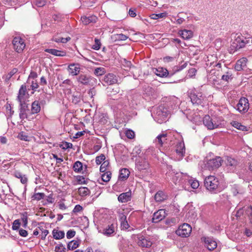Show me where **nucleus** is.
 Instances as JSON below:
<instances>
[{
    "label": "nucleus",
    "instance_id": "1",
    "mask_svg": "<svg viewBox=\"0 0 252 252\" xmlns=\"http://www.w3.org/2000/svg\"><path fill=\"white\" fill-rule=\"evenodd\" d=\"M231 44L228 48V52L230 54H234L240 49L244 48L247 44L252 43V37H244L241 33H235L233 35Z\"/></svg>",
    "mask_w": 252,
    "mask_h": 252
},
{
    "label": "nucleus",
    "instance_id": "2",
    "mask_svg": "<svg viewBox=\"0 0 252 252\" xmlns=\"http://www.w3.org/2000/svg\"><path fill=\"white\" fill-rule=\"evenodd\" d=\"M206 189L212 193H217L221 190L219 179L214 176L210 175L205 178L204 182Z\"/></svg>",
    "mask_w": 252,
    "mask_h": 252
},
{
    "label": "nucleus",
    "instance_id": "3",
    "mask_svg": "<svg viewBox=\"0 0 252 252\" xmlns=\"http://www.w3.org/2000/svg\"><path fill=\"white\" fill-rule=\"evenodd\" d=\"M79 85L84 86H93L95 83V79L87 74H80L76 77Z\"/></svg>",
    "mask_w": 252,
    "mask_h": 252
},
{
    "label": "nucleus",
    "instance_id": "4",
    "mask_svg": "<svg viewBox=\"0 0 252 252\" xmlns=\"http://www.w3.org/2000/svg\"><path fill=\"white\" fill-rule=\"evenodd\" d=\"M136 168L140 172H147L150 168V164L145 157L139 156L136 159Z\"/></svg>",
    "mask_w": 252,
    "mask_h": 252
},
{
    "label": "nucleus",
    "instance_id": "5",
    "mask_svg": "<svg viewBox=\"0 0 252 252\" xmlns=\"http://www.w3.org/2000/svg\"><path fill=\"white\" fill-rule=\"evenodd\" d=\"M203 124L209 129H213L220 127L221 123L216 121V119H212L208 115H205L203 119Z\"/></svg>",
    "mask_w": 252,
    "mask_h": 252
},
{
    "label": "nucleus",
    "instance_id": "6",
    "mask_svg": "<svg viewBox=\"0 0 252 252\" xmlns=\"http://www.w3.org/2000/svg\"><path fill=\"white\" fill-rule=\"evenodd\" d=\"M241 114H245L250 108L249 100L245 97H241L235 107Z\"/></svg>",
    "mask_w": 252,
    "mask_h": 252
},
{
    "label": "nucleus",
    "instance_id": "7",
    "mask_svg": "<svg viewBox=\"0 0 252 252\" xmlns=\"http://www.w3.org/2000/svg\"><path fill=\"white\" fill-rule=\"evenodd\" d=\"M189 96L193 104L203 105L205 96L203 95L202 93L197 92L195 91H191L189 93Z\"/></svg>",
    "mask_w": 252,
    "mask_h": 252
},
{
    "label": "nucleus",
    "instance_id": "8",
    "mask_svg": "<svg viewBox=\"0 0 252 252\" xmlns=\"http://www.w3.org/2000/svg\"><path fill=\"white\" fill-rule=\"evenodd\" d=\"M155 119L158 123H162L166 121L168 113L166 109L162 106L157 107L155 112Z\"/></svg>",
    "mask_w": 252,
    "mask_h": 252
},
{
    "label": "nucleus",
    "instance_id": "9",
    "mask_svg": "<svg viewBox=\"0 0 252 252\" xmlns=\"http://www.w3.org/2000/svg\"><path fill=\"white\" fill-rule=\"evenodd\" d=\"M192 231L191 227L188 223H184L179 226L178 229L176 231V233L182 237H189Z\"/></svg>",
    "mask_w": 252,
    "mask_h": 252
},
{
    "label": "nucleus",
    "instance_id": "10",
    "mask_svg": "<svg viewBox=\"0 0 252 252\" xmlns=\"http://www.w3.org/2000/svg\"><path fill=\"white\" fill-rule=\"evenodd\" d=\"M222 160L221 157H216L208 160L206 163L207 167L210 170H214L221 166Z\"/></svg>",
    "mask_w": 252,
    "mask_h": 252
},
{
    "label": "nucleus",
    "instance_id": "11",
    "mask_svg": "<svg viewBox=\"0 0 252 252\" xmlns=\"http://www.w3.org/2000/svg\"><path fill=\"white\" fill-rule=\"evenodd\" d=\"M14 49L18 53H21L26 46L24 39L19 36L15 37L12 41Z\"/></svg>",
    "mask_w": 252,
    "mask_h": 252
},
{
    "label": "nucleus",
    "instance_id": "12",
    "mask_svg": "<svg viewBox=\"0 0 252 252\" xmlns=\"http://www.w3.org/2000/svg\"><path fill=\"white\" fill-rule=\"evenodd\" d=\"M20 103L19 117L22 120L28 119L27 112L29 111V104L25 102V100L18 101Z\"/></svg>",
    "mask_w": 252,
    "mask_h": 252
},
{
    "label": "nucleus",
    "instance_id": "13",
    "mask_svg": "<svg viewBox=\"0 0 252 252\" xmlns=\"http://www.w3.org/2000/svg\"><path fill=\"white\" fill-rule=\"evenodd\" d=\"M153 72L160 77H171L174 75V73H171L166 68L162 67L153 68Z\"/></svg>",
    "mask_w": 252,
    "mask_h": 252
},
{
    "label": "nucleus",
    "instance_id": "14",
    "mask_svg": "<svg viewBox=\"0 0 252 252\" xmlns=\"http://www.w3.org/2000/svg\"><path fill=\"white\" fill-rule=\"evenodd\" d=\"M103 85H111L116 83L118 81L117 78L113 73H108L105 75L102 79Z\"/></svg>",
    "mask_w": 252,
    "mask_h": 252
},
{
    "label": "nucleus",
    "instance_id": "15",
    "mask_svg": "<svg viewBox=\"0 0 252 252\" xmlns=\"http://www.w3.org/2000/svg\"><path fill=\"white\" fill-rule=\"evenodd\" d=\"M166 213L164 209H159L154 213L152 218L153 223H158L164 219Z\"/></svg>",
    "mask_w": 252,
    "mask_h": 252
},
{
    "label": "nucleus",
    "instance_id": "16",
    "mask_svg": "<svg viewBox=\"0 0 252 252\" xmlns=\"http://www.w3.org/2000/svg\"><path fill=\"white\" fill-rule=\"evenodd\" d=\"M202 239L203 240L205 246L209 250L212 251L217 248V243L212 237H203Z\"/></svg>",
    "mask_w": 252,
    "mask_h": 252
},
{
    "label": "nucleus",
    "instance_id": "17",
    "mask_svg": "<svg viewBox=\"0 0 252 252\" xmlns=\"http://www.w3.org/2000/svg\"><path fill=\"white\" fill-rule=\"evenodd\" d=\"M122 64L125 70L129 71L130 73L134 75L137 68L135 66L132 64L130 61H127L124 59L122 61Z\"/></svg>",
    "mask_w": 252,
    "mask_h": 252
},
{
    "label": "nucleus",
    "instance_id": "18",
    "mask_svg": "<svg viewBox=\"0 0 252 252\" xmlns=\"http://www.w3.org/2000/svg\"><path fill=\"white\" fill-rule=\"evenodd\" d=\"M27 94L28 95V89L26 83L22 85L18 92L17 100L18 101L25 100V96Z\"/></svg>",
    "mask_w": 252,
    "mask_h": 252
},
{
    "label": "nucleus",
    "instance_id": "19",
    "mask_svg": "<svg viewBox=\"0 0 252 252\" xmlns=\"http://www.w3.org/2000/svg\"><path fill=\"white\" fill-rule=\"evenodd\" d=\"M247 61V58L244 57L238 60L235 63V70L237 71L244 70L246 67Z\"/></svg>",
    "mask_w": 252,
    "mask_h": 252
},
{
    "label": "nucleus",
    "instance_id": "20",
    "mask_svg": "<svg viewBox=\"0 0 252 252\" xmlns=\"http://www.w3.org/2000/svg\"><path fill=\"white\" fill-rule=\"evenodd\" d=\"M115 228L114 224H109L103 228L102 233L107 237H111L116 234Z\"/></svg>",
    "mask_w": 252,
    "mask_h": 252
},
{
    "label": "nucleus",
    "instance_id": "21",
    "mask_svg": "<svg viewBox=\"0 0 252 252\" xmlns=\"http://www.w3.org/2000/svg\"><path fill=\"white\" fill-rule=\"evenodd\" d=\"M167 134L162 133L159 134L155 139L154 142L158 147H161L166 142Z\"/></svg>",
    "mask_w": 252,
    "mask_h": 252
},
{
    "label": "nucleus",
    "instance_id": "22",
    "mask_svg": "<svg viewBox=\"0 0 252 252\" xmlns=\"http://www.w3.org/2000/svg\"><path fill=\"white\" fill-rule=\"evenodd\" d=\"M131 192L129 190V191L121 193L118 197V199L120 202L126 203L131 200Z\"/></svg>",
    "mask_w": 252,
    "mask_h": 252
},
{
    "label": "nucleus",
    "instance_id": "23",
    "mask_svg": "<svg viewBox=\"0 0 252 252\" xmlns=\"http://www.w3.org/2000/svg\"><path fill=\"white\" fill-rule=\"evenodd\" d=\"M68 70L69 73L72 75H77L79 74L80 70V64L78 63L70 64L68 66Z\"/></svg>",
    "mask_w": 252,
    "mask_h": 252
},
{
    "label": "nucleus",
    "instance_id": "24",
    "mask_svg": "<svg viewBox=\"0 0 252 252\" xmlns=\"http://www.w3.org/2000/svg\"><path fill=\"white\" fill-rule=\"evenodd\" d=\"M137 244L139 246L149 248L152 245L153 243L149 239L146 238L142 236L139 238Z\"/></svg>",
    "mask_w": 252,
    "mask_h": 252
},
{
    "label": "nucleus",
    "instance_id": "25",
    "mask_svg": "<svg viewBox=\"0 0 252 252\" xmlns=\"http://www.w3.org/2000/svg\"><path fill=\"white\" fill-rule=\"evenodd\" d=\"M45 52L58 57H64L66 55L65 51L55 49H46Z\"/></svg>",
    "mask_w": 252,
    "mask_h": 252
},
{
    "label": "nucleus",
    "instance_id": "26",
    "mask_svg": "<svg viewBox=\"0 0 252 252\" xmlns=\"http://www.w3.org/2000/svg\"><path fill=\"white\" fill-rule=\"evenodd\" d=\"M97 20V17L94 15H92L88 17L86 16H82L81 20L84 25H87L91 23H95Z\"/></svg>",
    "mask_w": 252,
    "mask_h": 252
},
{
    "label": "nucleus",
    "instance_id": "27",
    "mask_svg": "<svg viewBox=\"0 0 252 252\" xmlns=\"http://www.w3.org/2000/svg\"><path fill=\"white\" fill-rule=\"evenodd\" d=\"M179 33L184 39H189L193 36V32L191 30H180Z\"/></svg>",
    "mask_w": 252,
    "mask_h": 252
},
{
    "label": "nucleus",
    "instance_id": "28",
    "mask_svg": "<svg viewBox=\"0 0 252 252\" xmlns=\"http://www.w3.org/2000/svg\"><path fill=\"white\" fill-rule=\"evenodd\" d=\"M41 110L40 103L37 100L34 101L31 105V114H35L39 113Z\"/></svg>",
    "mask_w": 252,
    "mask_h": 252
},
{
    "label": "nucleus",
    "instance_id": "29",
    "mask_svg": "<svg viewBox=\"0 0 252 252\" xmlns=\"http://www.w3.org/2000/svg\"><path fill=\"white\" fill-rule=\"evenodd\" d=\"M167 196L162 191H158L155 195L156 202H161L166 199Z\"/></svg>",
    "mask_w": 252,
    "mask_h": 252
},
{
    "label": "nucleus",
    "instance_id": "30",
    "mask_svg": "<svg viewBox=\"0 0 252 252\" xmlns=\"http://www.w3.org/2000/svg\"><path fill=\"white\" fill-rule=\"evenodd\" d=\"M130 174L128 169L126 168H123L120 171L119 179L124 181L127 179Z\"/></svg>",
    "mask_w": 252,
    "mask_h": 252
},
{
    "label": "nucleus",
    "instance_id": "31",
    "mask_svg": "<svg viewBox=\"0 0 252 252\" xmlns=\"http://www.w3.org/2000/svg\"><path fill=\"white\" fill-rule=\"evenodd\" d=\"M128 38V36L123 33L114 34L112 36V39L114 41H125Z\"/></svg>",
    "mask_w": 252,
    "mask_h": 252
},
{
    "label": "nucleus",
    "instance_id": "32",
    "mask_svg": "<svg viewBox=\"0 0 252 252\" xmlns=\"http://www.w3.org/2000/svg\"><path fill=\"white\" fill-rule=\"evenodd\" d=\"M176 152L180 156H183L184 154L185 153V147L184 143L179 142L176 147Z\"/></svg>",
    "mask_w": 252,
    "mask_h": 252
},
{
    "label": "nucleus",
    "instance_id": "33",
    "mask_svg": "<svg viewBox=\"0 0 252 252\" xmlns=\"http://www.w3.org/2000/svg\"><path fill=\"white\" fill-rule=\"evenodd\" d=\"M233 74L231 70H227L221 76V80L228 82L233 79Z\"/></svg>",
    "mask_w": 252,
    "mask_h": 252
},
{
    "label": "nucleus",
    "instance_id": "34",
    "mask_svg": "<svg viewBox=\"0 0 252 252\" xmlns=\"http://www.w3.org/2000/svg\"><path fill=\"white\" fill-rule=\"evenodd\" d=\"M238 161L235 159L232 158L231 157H228L227 158L226 165L229 167H232L231 169H233V168H235V167L238 165Z\"/></svg>",
    "mask_w": 252,
    "mask_h": 252
},
{
    "label": "nucleus",
    "instance_id": "35",
    "mask_svg": "<svg viewBox=\"0 0 252 252\" xmlns=\"http://www.w3.org/2000/svg\"><path fill=\"white\" fill-rule=\"evenodd\" d=\"M73 169L76 173H81L83 170V164L80 161H76L73 165Z\"/></svg>",
    "mask_w": 252,
    "mask_h": 252
},
{
    "label": "nucleus",
    "instance_id": "36",
    "mask_svg": "<svg viewBox=\"0 0 252 252\" xmlns=\"http://www.w3.org/2000/svg\"><path fill=\"white\" fill-rule=\"evenodd\" d=\"M231 124L233 127L236 128L237 129H238L239 130H242L243 131L248 130V128L246 126L242 125L241 124V123H240L237 121H232L231 123Z\"/></svg>",
    "mask_w": 252,
    "mask_h": 252
},
{
    "label": "nucleus",
    "instance_id": "37",
    "mask_svg": "<svg viewBox=\"0 0 252 252\" xmlns=\"http://www.w3.org/2000/svg\"><path fill=\"white\" fill-rule=\"evenodd\" d=\"M53 238L56 240L63 239L64 237V233L63 231H58L54 229L52 231Z\"/></svg>",
    "mask_w": 252,
    "mask_h": 252
},
{
    "label": "nucleus",
    "instance_id": "38",
    "mask_svg": "<svg viewBox=\"0 0 252 252\" xmlns=\"http://www.w3.org/2000/svg\"><path fill=\"white\" fill-rule=\"evenodd\" d=\"M14 176L17 178L20 179V181L23 184H27L28 178L25 175H23L21 172L16 171L14 173Z\"/></svg>",
    "mask_w": 252,
    "mask_h": 252
},
{
    "label": "nucleus",
    "instance_id": "39",
    "mask_svg": "<svg viewBox=\"0 0 252 252\" xmlns=\"http://www.w3.org/2000/svg\"><path fill=\"white\" fill-rule=\"evenodd\" d=\"M79 246V243L77 241L72 240L67 244V249L69 250H73L77 248Z\"/></svg>",
    "mask_w": 252,
    "mask_h": 252
},
{
    "label": "nucleus",
    "instance_id": "40",
    "mask_svg": "<svg viewBox=\"0 0 252 252\" xmlns=\"http://www.w3.org/2000/svg\"><path fill=\"white\" fill-rule=\"evenodd\" d=\"M78 193L82 196H85L90 193V190L86 187H80L78 189Z\"/></svg>",
    "mask_w": 252,
    "mask_h": 252
},
{
    "label": "nucleus",
    "instance_id": "41",
    "mask_svg": "<svg viewBox=\"0 0 252 252\" xmlns=\"http://www.w3.org/2000/svg\"><path fill=\"white\" fill-rule=\"evenodd\" d=\"M208 60L206 61V64L207 65H213L215 62L217 61V57L216 55H210L207 57Z\"/></svg>",
    "mask_w": 252,
    "mask_h": 252
},
{
    "label": "nucleus",
    "instance_id": "42",
    "mask_svg": "<svg viewBox=\"0 0 252 252\" xmlns=\"http://www.w3.org/2000/svg\"><path fill=\"white\" fill-rule=\"evenodd\" d=\"M81 99V96L79 93H76V94L72 95V102L75 104H78L80 102Z\"/></svg>",
    "mask_w": 252,
    "mask_h": 252
},
{
    "label": "nucleus",
    "instance_id": "43",
    "mask_svg": "<svg viewBox=\"0 0 252 252\" xmlns=\"http://www.w3.org/2000/svg\"><path fill=\"white\" fill-rule=\"evenodd\" d=\"M111 173L110 171L104 172L101 175L102 180L105 182H107L110 181L111 178Z\"/></svg>",
    "mask_w": 252,
    "mask_h": 252
},
{
    "label": "nucleus",
    "instance_id": "44",
    "mask_svg": "<svg viewBox=\"0 0 252 252\" xmlns=\"http://www.w3.org/2000/svg\"><path fill=\"white\" fill-rule=\"evenodd\" d=\"M231 192L233 195L236 196L239 193H242L241 190L239 189V187L236 185H234L231 188Z\"/></svg>",
    "mask_w": 252,
    "mask_h": 252
},
{
    "label": "nucleus",
    "instance_id": "45",
    "mask_svg": "<svg viewBox=\"0 0 252 252\" xmlns=\"http://www.w3.org/2000/svg\"><path fill=\"white\" fill-rule=\"evenodd\" d=\"M105 72V69L104 67H97L94 69V73L96 76H101L104 74Z\"/></svg>",
    "mask_w": 252,
    "mask_h": 252
},
{
    "label": "nucleus",
    "instance_id": "46",
    "mask_svg": "<svg viewBox=\"0 0 252 252\" xmlns=\"http://www.w3.org/2000/svg\"><path fill=\"white\" fill-rule=\"evenodd\" d=\"M188 182L191 187L193 189H197L199 186L198 181L196 180L190 179L188 181Z\"/></svg>",
    "mask_w": 252,
    "mask_h": 252
},
{
    "label": "nucleus",
    "instance_id": "47",
    "mask_svg": "<svg viewBox=\"0 0 252 252\" xmlns=\"http://www.w3.org/2000/svg\"><path fill=\"white\" fill-rule=\"evenodd\" d=\"M21 220L23 222V227H26L28 224V213L24 212L21 214Z\"/></svg>",
    "mask_w": 252,
    "mask_h": 252
},
{
    "label": "nucleus",
    "instance_id": "48",
    "mask_svg": "<svg viewBox=\"0 0 252 252\" xmlns=\"http://www.w3.org/2000/svg\"><path fill=\"white\" fill-rule=\"evenodd\" d=\"M45 195L44 193H35L32 196V198L33 200H40L43 199Z\"/></svg>",
    "mask_w": 252,
    "mask_h": 252
},
{
    "label": "nucleus",
    "instance_id": "49",
    "mask_svg": "<svg viewBox=\"0 0 252 252\" xmlns=\"http://www.w3.org/2000/svg\"><path fill=\"white\" fill-rule=\"evenodd\" d=\"M60 147L63 150H66L72 147V144L66 141L63 142V144L60 145Z\"/></svg>",
    "mask_w": 252,
    "mask_h": 252
},
{
    "label": "nucleus",
    "instance_id": "50",
    "mask_svg": "<svg viewBox=\"0 0 252 252\" xmlns=\"http://www.w3.org/2000/svg\"><path fill=\"white\" fill-rule=\"evenodd\" d=\"M109 162L108 160H105L103 162V163L101 164L100 167V172H105L106 170L107 167L109 165Z\"/></svg>",
    "mask_w": 252,
    "mask_h": 252
},
{
    "label": "nucleus",
    "instance_id": "51",
    "mask_svg": "<svg viewBox=\"0 0 252 252\" xmlns=\"http://www.w3.org/2000/svg\"><path fill=\"white\" fill-rule=\"evenodd\" d=\"M76 179L79 184H87V182L85 180V178L83 176H77Z\"/></svg>",
    "mask_w": 252,
    "mask_h": 252
},
{
    "label": "nucleus",
    "instance_id": "52",
    "mask_svg": "<svg viewBox=\"0 0 252 252\" xmlns=\"http://www.w3.org/2000/svg\"><path fill=\"white\" fill-rule=\"evenodd\" d=\"M105 157L104 154H101L100 156H97L95 158V162L96 164H100L102 161H105Z\"/></svg>",
    "mask_w": 252,
    "mask_h": 252
},
{
    "label": "nucleus",
    "instance_id": "53",
    "mask_svg": "<svg viewBox=\"0 0 252 252\" xmlns=\"http://www.w3.org/2000/svg\"><path fill=\"white\" fill-rule=\"evenodd\" d=\"M65 250V248L62 243L59 244L55 247V251L56 252H64Z\"/></svg>",
    "mask_w": 252,
    "mask_h": 252
},
{
    "label": "nucleus",
    "instance_id": "54",
    "mask_svg": "<svg viewBox=\"0 0 252 252\" xmlns=\"http://www.w3.org/2000/svg\"><path fill=\"white\" fill-rule=\"evenodd\" d=\"M126 136L128 139H133L135 137L134 132L131 129H127L125 132Z\"/></svg>",
    "mask_w": 252,
    "mask_h": 252
},
{
    "label": "nucleus",
    "instance_id": "55",
    "mask_svg": "<svg viewBox=\"0 0 252 252\" xmlns=\"http://www.w3.org/2000/svg\"><path fill=\"white\" fill-rule=\"evenodd\" d=\"M166 16V13H160L158 14H153L151 15V17L153 19H158V18H163Z\"/></svg>",
    "mask_w": 252,
    "mask_h": 252
},
{
    "label": "nucleus",
    "instance_id": "56",
    "mask_svg": "<svg viewBox=\"0 0 252 252\" xmlns=\"http://www.w3.org/2000/svg\"><path fill=\"white\" fill-rule=\"evenodd\" d=\"M45 0H35L33 2V4L37 7H42L46 4Z\"/></svg>",
    "mask_w": 252,
    "mask_h": 252
},
{
    "label": "nucleus",
    "instance_id": "57",
    "mask_svg": "<svg viewBox=\"0 0 252 252\" xmlns=\"http://www.w3.org/2000/svg\"><path fill=\"white\" fill-rule=\"evenodd\" d=\"M20 222L19 220H15L12 224V229L14 230H16L19 229L20 226Z\"/></svg>",
    "mask_w": 252,
    "mask_h": 252
},
{
    "label": "nucleus",
    "instance_id": "58",
    "mask_svg": "<svg viewBox=\"0 0 252 252\" xmlns=\"http://www.w3.org/2000/svg\"><path fill=\"white\" fill-rule=\"evenodd\" d=\"M95 44L93 46V49L98 50L100 48L101 43L99 39L95 38L94 40Z\"/></svg>",
    "mask_w": 252,
    "mask_h": 252
},
{
    "label": "nucleus",
    "instance_id": "59",
    "mask_svg": "<svg viewBox=\"0 0 252 252\" xmlns=\"http://www.w3.org/2000/svg\"><path fill=\"white\" fill-rule=\"evenodd\" d=\"M75 231L74 230L70 229L66 233V237L67 239H71L75 235Z\"/></svg>",
    "mask_w": 252,
    "mask_h": 252
},
{
    "label": "nucleus",
    "instance_id": "60",
    "mask_svg": "<svg viewBox=\"0 0 252 252\" xmlns=\"http://www.w3.org/2000/svg\"><path fill=\"white\" fill-rule=\"evenodd\" d=\"M129 227H130L129 225L128 224L127 220L121 222V227L122 230H126Z\"/></svg>",
    "mask_w": 252,
    "mask_h": 252
},
{
    "label": "nucleus",
    "instance_id": "61",
    "mask_svg": "<svg viewBox=\"0 0 252 252\" xmlns=\"http://www.w3.org/2000/svg\"><path fill=\"white\" fill-rule=\"evenodd\" d=\"M19 234L22 237H27L28 236V231L25 229L21 228L19 230Z\"/></svg>",
    "mask_w": 252,
    "mask_h": 252
},
{
    "label": "nucleus",
    "instance_id": "62",
    "mask_svg": "<svg viewBox=\"0 0 252 252\" xmlns=\"http://www.w3.org/2000/svg\"><path fill=\"white\" fill-rule=\"evenodd\" d=\"M100 117H101L100 118L99 122L102 125L106 124V123L107 122V118L104 116L103 114L101 115Z\"/></svg>",
    "mask_w": 252,
    "mask_h": 252
},
{
    "label": "nucleus",
    "instance_id": "63",
    "mask_svg": "<svg viewBox=\"0 0 252 252\" xmlns=\"http://www.w3.org/2000/svg\"><path fill=\"white\" fill-rule=\"evenodd\" d=\"M17 71L16 68H13L6 76V79L9 80Z\"/></svg>",
    "mask_w": 252,
    "mask_h": 252
},
{
    "label": "nucleus",
    "instance_id": "64",
    "mask_svg": "<svg viewBox=\"0 0 252 252\" xmlns=\"http://www.w3.org/2000/svg\"><path fill=\"white\" fill-rule=\"evenodd\" d=\"M19 138L22 140L27 141L28 136L24 134L23 132H20L18 135Z\"/></svg>",
    "mask_w": 252,
    "mask_h": 252
}]
</instances>
